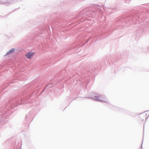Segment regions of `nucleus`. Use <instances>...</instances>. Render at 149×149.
<instances>
[{
    "label": "nucleus",
    "mask_w": 149,
    "mask_h": 149,
    "mask_svg": "<svg viewBox=\"0 0 149 149\" xmlns=\"http://www.w3.org/2000/svg\"><path fill=\"white\" fill-rule=\"evenodd\" d=\"M140 118L142 120H146L147 118V114L146 113H143L141 114L140 116Z\"/></svg>",
    "instance_id": "obj_2"
},
{
    "label": "nucleus",
    "mask_w": 149,
    "mask_h": 149,
    "mask_svg": "<svg viewBox=\"0 0 149 149\" xmlns=\"http://www.w3.org/2000/svg\"><path fill=\"white\" fill-rule=\"evenodd\" d=\"M34 54L33 52H29L26 54L25 56L27 58L30 59L32 57Z\"/></svg>",
    "instance_id": "obj_1"
},
{
    "label": "nucleus",
    "mask_w": 149,
    "mask_h": 149,
    "mask_svg": "<svg viewBox=\"0 0 149 149\" xmlns=\"http://www.w3.org/2000/svg\"><path fill=\"white\" fill-rule=\"evenodd\" d=\"M14 50H12V52H13V51H14Z\"/></svg>",
    "instance_id": "obj_3"
}]
</instances>
